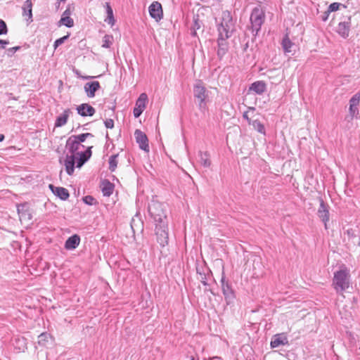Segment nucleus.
<instances>
[{
  "label": "nucleus",
  "instance_id": "f257e3e1",
  "mask_svg": "<svg viewBox=\"0 0 360 360\" xmlns=\"http://www.w3.org/2000/svg\"><path fill=\"white\" fill-rule=\"evenodd\" d=\"M89 137H94L91 133H84L79 135H72L66 141L65 150L68 151L64 160L65 171L68 175H72L75 171V165L82 167L91 156L92 146L85 147L82 144Z\"/></svg>",
  "mask_w": 360,
  "mask_h": 360
},
{
  "label": "nucleus",
  "instance_id": "f03ea898",
  "mask_svg": "<svg viewBox=\"0 0 360 360\" xmlns=\"http://www.w3.org/2000/svg\"><path fill=\"white\" fill-rule=\"evenodd\" d=\"M234 30V22L229 11H225L222 13L221 22L218 26L219 37L217 39L218 49L217 56L221 59L228 51L229 39Z\"/></svg>",
  "mask_w": 360,
  "mask_h": 360
},
{
  "label": "nucleus",
  "instance_id": "7ed1b4c3",
  "mask_svg": "<svg viewBox=\"0 0 360 360\" xmlns=\"http://www.w3.org/2000/svg\"><path fill=\"white\" fill-rule=\"evenodd\" d=\"M349 270L343 265L334 273L333 286L337 292H342L349 287Z\"/></svg>",
  "mask_w": 360,
  "mask_h": 360
},
{
  "label": "nucleus",
  "instance_id": "20e7f679",
  "mask_svg": "<svg viewBox=\"0 0 360 360\" xmlns=\"http://www.w3.org/2000/svg\"><path fill=\"white\" fill-rule=\"evenodd\" d=\"M148 212L155 224L167 221L164 204L153 200L148 203Z\"/></svg>",
  "mask_w": 360,
  "mask_h": 360
},
{
  "label": "nucleus",
  "instance_id": "39448f33",
  "mask_svg": "<svg viewBox=\"0 0 360 360\" xmlns=\"http://www.w3.org/2000/svg\"><path fill=\"white\" fill-rule=\"evenodd\" d=\"M250 29L254 36H257L265 20L264 10L260 6L254 8L250 14Z\"/></svg>",
  "mask_w": 360,
  "mask_h": 360
},
{
  "label": "nucleus",
  "instance_id": "423d86ee",
  "mask_svg": "<svg viewBox=\"0 0 360 360\" xmlns=\"http://www.w3.org/2000/svg\"><path fill=\"white\" fill-rule=\"evenodd\" d=\"M193 96L198 100V105L201 111L207 109V101L209 98V91L207 90L201 80H198L193 85Z\"/></svg>",
  "mask_w": 360,
  "mask_h": 360
},
{
  "label": "nucleus",
  "instance_id": "0eeeda50",
  "mask_svg": "<svg viewBox=\"0 0 360 360\" xmlns=\"http://www.w3.org/2000/svg\"><path fill=\"white\" fill-rule=\"evenodd\" d=\"M155 226L157 241L161 247L164 248L167 245L169 241L168 222L155 224Z\"/></svg>",
  "mask_w": 360,
  "mask_h": 360
},
{
  "label": "nucleus",
  "instance_id": "6e6552de",
  "mask_svg": "<svg viewBox=\"0 0 360 360\" xmlns=\"http://www.w3.org/2000/svg\"><path fill=\"white\" fill-rule=\"evenodd\" d=\"M221 283L222 292L227 304L233 303L236 297L235 292L231 287V285L229 283V281H226L224 274L221 279Z\"/></svg>",
  "mask_w": 360,
  "mask_h": 360
},
{
  "label": "nucleus",
  "instance_id": "1a4fd4ad",
  "mask_svg": "<svg viewBox=\"0 0 360 360\" xmlns=\"http://www.w3.org/2000/svg\"><path fill=\"white\" fill-rule=\"evenodd\" d=\"M148 102V96L146 93H142L136 101L135 107L133 110L134 117L138 118L144 111Z\"/></svg>",
  "mask_w": 360,
  "mask_h": 360
},
{
  "label": "nucleus",
  "instance_id": "9d476101",
  "mask_svg": "<svg viewBox=\"0 0 360 360\" xmlns=\"http://www.w3.org/2000/svg\"><path fill=\"white\" fill-rule=\"evenodd\" d=\"M317 214L321 220L323 222L325 229H327V223L330 219V214L328 205H326L322 199L320 200V205L317 212Z\"/></svg>",
  "mask_w": 360,
  "mask_h": 360
},
{
  "label": "nucleus",
  "instance_id": "9b49d317",
  "mask_svg": "<svg viewBox=\"0 0 360 360\" xmlns=\"http://www.w3.org/2000/svg\"><path fill=\"white\" fill-rule=\"evenodd\" d=\"M148 11L150 17L157 22L160 21L163 17L162 5L158 1H153L149 6Z\"/></svg>",
  "mask_w": 360,
  "mask_h": 360
},
{
  "label": "nucleus",
  "instance_id": "f8f14e48",
  "mask_svg": "<svg viewBox=\"0 0 360 360\" xmlns=\"http://www.w3.org/2000/svg\"><path fill=\"white\" fill-rule=\"evenodd\" d=\"M136 143L139 144V148L146 151H149L148 139L145 133L139 129H136L134 132Z\"/></svg>",
  "mask_w": 360,
  "mask_h": 360
},
{
  "label": "nucleus",
  "instance_id": "ddd939ff",
  "mask_svg": "<svg viewBox=\"0 0 360 360\" xmlns=\"http://www.w3.org/2000/svg\"><path fill=\"white\" fill-rule=\"evenodd\" d=\"M351 27V17H348L347 20L340 22L338 27L337 32L344 39L349 37V31Z\"/></svg>",
  "mask_w": 360,
  "mask_h": 360
},
{
  "label": "nucleus",
  "instance_id": "4468645a",
  "mask_svg": "<svg viewBox=\"0 0 360 360\" xmlns=\"http://www.w3.org/2000/svg\"><path fill=\"white\" fill-rule=\"evenodd\" d=\"M100 88L101 85L98 81L86 82L84 86V90L89 98H94Z\"/></svg>",
  "mask_w": 360,
  "mask_h": 360
},
{
  "label": "nucleus",
  "instance_id": "2eb2a0df",
  "mask_svg": "<svg viewBox=\"0 0 360 360\" xmlns=\"http://www.w3.org/2000/svg\"><path fill=\"white\" fill-rule=\"evenodd\" d=\"M76 110L82 117L93 116L96 112L95 108L88 103H82L78 105Z\"/></svg>",
  "mask_w": 360,
  "mask_h": 360
},
{
  "label": "nucleus",
  "instance_id": "dca6fc26",
  "mask_svg": "<svg viewBox=\"0 0 360 360\" xmlns=\"http://www.w3.org/2000/svg\"><path fill=\"white\" fill-rule=\"evenodd\" d=\"M282 48L283 49L284 53H290L291 55H293L295 52V44L290 39L288 34H286L281 42Z\"/></svg>",
  "mask_w": 360,
  "mask_h": 360
},
{
  "label": "nucleus",
  "instance_id": "f3484780",
  "mask_svg": "<svg viewBox=\"0 0 360 360\" xmlns=\"http://www.w3.org/2000/svg\"><path fill=\"white\" fill-rule=\"evenodd\" d=\"M49 187L57 197L63 200H66L70 197L69 191L65 188L57 187L53 184H49Z\"/></svg>",
  "mask_w": 360,
  "mask_h": 360
},
{
  "label": "nucleus",
  "instance_id": "a211bd4d",
  "mask_svg": "<svg viewBox=\"0 0 360 360\" xmlns=\"http://www.w3.org/2000/svg\"><path fill=\"white\" fill-rule=\"evenodd\" d=\"M22 15L27 22H32V0H26L22 7Z\"/></svg>",
  "mask_w": 360,
  "mask_h": 360
},
{
  "label": "nucleus",
  "instance_id": "6ab92c4d",
  "mask_svg": "<svg viewBox=\"0 0 360 360\" xmlns=\"http://www.w3.org/2000/svg\"><path fill=\"white\" fill-rule=\"evenodd\" d=\"M80 243V237L77 234H74L69 237L65 243V248L66 250L76 249Z\"/></svg>",
  "mask_w": 360,
  "mask_h": 360
},
{
  "label": "nucleus",
  "instance_id": "aec40b11",
  "mask_svg": "<svg viewBox=\"0 0 360 360\" xmlns=\"http://www.w3.org/2000/svg\"><path fill=\"white\" fill-rule=\"evenodd\" d=\"M266 89V86L263 81H257L253 82L249 88V90L254 91L257 94H262Z\"/></svg>",
  "mask_w": 360,
  "mask_h": 360
},
{
  "label": "nucleus",
  "instance_id": "412c9836",
  "mask_svg": "<svg viewBox=\"0 0 360 360\" xmlns=\"http://www.w3.org/2000/svg\"><path fill=\"white\" fill-rule=\"evenodd\" d=\"M70 113V110L66 109L61 115L58 116L55 122V127H60L64 126L68 122Z\"/></svg>",
  "mask_w": 360,
  "mask_h": 360
},
{
  "label": "nucleus",
  "instance_id": "4be33fe9",
  "mask_svg": "<svg viewBox=\"0 0 360 360\" xmlns=\"http://www.w3.org/2000/svg\"><path fill=\"white\" fill-rule=\"evenodd\" d=\"M288 343V340L285 336L281 334L275 335L271 341V347L272 348L278 347L281 345H285Z\"/></svg>",
  "mask_w": 360,
  "mask_h": 360
},
{
  "label": "nucleus",
  "instance_id": "5701e85b",
  "mask_svg": "<svg viewBox=\"0 0 360 360\" xmlns=\"http://www.w3.org/2000/svg\"><path fill=\"white\" fill-rule=\"evenodd\" d=\"M198 162L204 167L207 168L211 165L210 154L207 152L199 151L198 154Z\"/></svg>",
  "mask_w": 360,
  "mask_h": 360
},
{
  "label": "nucleus",
  "instance_id": "b1692460",
  "mask_svg": "<svg viewBox=\"0 0 360 360\" xmlns=\"http://www.w3.org/2000/svg\"><path fill=\"white\" fill-rule=\"evenodd\" d=\"M114 184L110 182L108 180H104L102 182V193L104 196H110L112 194L114 191Z\"/></svg>",
  "mask_w": 360,
  "mask_h": 360
},
{
  "label": "nucleus",
  "instance_id": "393cba45",
  "mask_svg": "<svg viewBox=\"0 0 360 360\" xmlns=\"http://www.w3.org/2000/svg\"><path fill=\"white\" fill-rule=\"evenodd\" d=\"M105 8L107 13V17L105 19V22L112 26L115 25V20L113 15V11L110 3L106 2L105 4Z\"/></svg>",
  "mask_w": 360,
  "mask_h": 360
},
{
  "label": "nucleus",
  "instance_id": "a878e982",
  "mask_svg": "<svg viewBox=\"0 0 360 360\" xmlns=\"http://www.w3.org/2000/svg\"><path fill=\"white\" fill-rule=\"evenodd\" d=\"M58 24L59 26L65 25L67 27H72L74 26V20L70 16L61 17Z\"/></svg>",
  "mask_w": 360,
  "mask_h": 360
},
{
  "label": "nucleus",
  "instance_id": "bb28decb",
  "mask_svg": "<svg viewBox=\"0 0 360 360\" xmlns=\"http://www.w3.org/2000/svg\"><path fill=\"white\" fill-rule=\"evenodd\" d=\"M251 125H252L253 128L258 132L264 134H265L264 126L263 124H262V122L259 120H255L252 121Z\"/></svg>",
  "mask_w": 360,
  "mask_h": 360
},
{
  "label": "nucleus",
  "instance_id": "cd10ccee",
  "mask_svg": "<svg viewBox=\"0 0 360 360\" xmlns=\"http://www.w3.org/2000/svg\"><path fill=\"white\" fill-rule=\"evenodd\" d=\"M118 154L112 155L109 158V169L114 172L117 166Z\"/></svg>",
  "mask_w": 360,
  "mask_h": 360
},
{
  "label": "nucleus",
  "instance_id": "c85d7f7f",
  "mask_svg": "<svg viewBox=\"0 0 360 360\" xmlns=\"http://www.w3.org/2000/svg\"><path fill=\"white\" fill-rule=\"evenodd\" d=\"M113 43V37L112 35L105 34L103 38V44L102 47L108 49L111 46Z\"/></svg>",
  "mask_w": 360,
  "mask_h": 360
},
{
  "label": "nucleus",
  "instance_id": "c756f323",
  "mask_svg": "<svg viewBox=\"0 0 360 360\" xmlns=\"http://www.w3.org/2000/svg\"><path fill=\"white\" fill-rule=\"evenodd\" d=\"M360 102V91L355 94L349 100V105L356 106L359 105Z\"/></svg>",
  "mask_w": 360,
  "mask_h": 360
},
{
  "label": "nucleus",
  "instance_id": "7c9ffc66",
  "mask_svg": "<svg viewBox=\"0 0 360 360\" xmlns=\"http://www.w3.org/2000/svg\"><path fill=\"white\" fill-rule=\"evenodd\" d=\"M349 112L351 117V120H352L354 117H356L357 115H359L358 107L349 105Z\"/></svg>",
  "mask_w": 360,
  "mask_h": 360
},
{
  "label": "nucleus",
  "instance_id": "2f4dec72",
  "mask_svg": "<svg viewBox=\"0 0 360 360\" xmlns=\"http://www.w3.org/2000/svg\"><path fill=\"white\" fill-rule=\"evenodd\" d=\"M69 37V35L67 34L63 37H60L58 39H56L55 41H54V44H53V47L54 49H57L59 46H60L61 44H63L65 40H67Z\"/></svg>",
  "mask_w": 360,
  "mask_h": 360
},
{
  "label": "nucleus",
  "instance_id": "473e14b6",
  "mask_svg": "<svg viewBox=\"0 0 360 360\" xmlns=\"http://www.w3.org/2000/svg\"><path fill=\"white\" fill-rule=\"evenodd\" d=\"M8 32V27L6 23L0 19V35L6 34Z\"/></svg>",
  "mask_w": 360,
  "mask_h": 360
},
{
  "label": "nucleus",
  "instance_id": "72a5a7b5",
  "mask_svg": "<svg viewBox=\"0 0 360 360\" xmlns=\"http://www.w3.org/2000/svg\"><path fill=\"white\" fill-rule=\"evenodd\" d=\"M341 4L334 2L330 4V6L328 7V13H331L333 11H336L339 9Z\"/></svg>",
  "mask_w": 360,
  "mask_h": 360
},
{
  "label": "nucleus",
  "instance_id": "f704fd0d",
  "mask_svg": "<svg viewBox=\"0 0 360 360\" xmlns=\"http://www.w3.org/2000/svg\"><path fill=\"white\" fill-rule=\"evenodd\" d=\"M83 201L86 205H92L94 203L95 199L91 195H86L83 198Z\"/></svg>",
  "mask_w": 360,
  "mask_h": 360
},
{
  "label": "nucleus",
  "instance_id": "c9c22d12",
  "mask_svg": "<svg viewBox=\"0 0 360 360\" xmlns=\"http://www.w3.org/2000/svg\"><path fill=\"white\" fill-rule=\"evenodd\" d=\"M25 205H20L18 206V212L20 214V218L22 219V217H25L27 214L25 212H24V208Z\"/></svg>",
  "mask_w": 360,
  "mask_h": 360
},
{
  "label": "nucleus",
  "instance_id": "e433bc0d",
  "mask_svg": "<svg viewBox=\"0 0 360 360\" xmlns=\"http://www.w3.org/2000/svg\"><path fill=\"white\" fill-rule=\"evenodd\" d=\"M104 124L107 129H112L114 127V121L112 119H107L105 120Z\"/></svg>",
  "mask_w": 360,
  "mask_h": 360
},
{
  "label": "nucleus",
  "instance_id": "4c0bfd02",
  "mask_svg": "<svg viewBox=\"0 0 360 360\" xmlns=\"http://www.w3.org/2000/svg\"><path fill=\"white\" fill-rule=\"evenodd\" d=\"M20 49V46H15V47H12V48H10L7 50V55L8 56H12L18 50H19Z\"/></svg>",
  "mask_w": 360,
  "mask_h": 360
},
{
  "label": "nucleus",
  "instance_id": "58836bf2",
  "mask_svg": "<svg viewBox=\"0 0 360 360\" xmlns=\"http://www.w3.org/2000/svg\"><path fill=\"white\" fill-rule=\"evenodd\" d=\"M330 13H328V10L323 13V14L321 15V18L323 22L327 21L328 19L329 15Z\"/></svg>",
  "mask_w": 360,
  "mask_h": 360
},
{
  "label": "nucleus",
  "instance_id": "ea45409f",
  "mask_svg": "<svg viewBox=\"0 0 360 360\" xmlns=\"http://www.w3.org/2000/svg\"><path fill=\"white\" fill-rule=\"evenodd\" d=\"M48 334L47 333H41L39 335V343L41 344V342L46 340L47 338Z\"/></svg>",
  "mask_w": 360,
  "mask_h": 360
},
{
  "label": "nucleus",
  "instance_id": "a19ab883",
  "mask_svg": "<svg viewBox=\"0 0 360 360\" xmlns=\"http://www.w3.org/2000/svg\"><path fill=\"white\" fill-rule=\"evenodd\" d=\"M8 41L4 39H0V49H5L6 45L8 44Z\"/></svg>",
  "mask_w": 360,
  "mask_h": 360
},
{
  "label": "nucleus",
  "instance_id": "79ce46f5",
  "mask_svg": "<svg viewBox=\"0 0 360 360\" xmlns=\"http://www.w3.org/2000/svg\"><path fill=\"white\" fill-rule=\"evenodd\" d=\"M243 118H244L245 120H247V122H248V123L249 124H251V122H252V120H250V118L248 117V111L245 112L243 113Z\"/></svg>",
  "mask_w": 360,
  "mask_h": 360
},
{
  "label": "nucleus",
  "instance_id": "37998d69",
  "mask_svg": "<svg viewBox=\"0 0 360 360\" xmlns=\"http://www.w3.org/2000/svg\"><path fill=\"white\" fill-rule=\"evenodd\" d=\"M71 14V11L69 7H68L65 11L63 13L61 17L70 16Z\"/></svg>",
  "mask_w": 360,
  "mask_h": 360
},
{
  "label": "nucleus",
  "instance_id": "c03bdc74",
  "mask_svg": "<svg viewBox=\"0 0 360 360\" xmlns=\"http://www.w3.org/2000/svg\"><path fill=\"white\" fill-rule=\"evenodd\" d=\"M200 27V25H199V24H198V22L195 20V24H194V27H193L194 31H193V32L192 33V34H193V35H195V30H198Z\"/></svg>",
  "mask_w": 360,
  "mask_h": 360
},
{
  "label": "nucleus",
  "instance_id": "a18cd8bd",
  "mask_svg": "<svg viewBox=\"0 0 360 360\" xmlns=\"http://www.w3.org/2000/svg\"><path fill=\"white\" fill-rule=\"evenodd\" d=\"M347 233L349 236H354V231L352 229H348Z\"/></svg>",
  "mask_w": 360,
  "mask_h": 360
},
{
  "label": "nucleus",
  "instance_id": "49530a36",
  "mask_svg": "<svg viewBox=\"0 0 360 360\" xmlns=\"http://www.w3.org/2000/svg\"><path fill=\"white\" fill-rule=\"evenodd\" d=\"M209 360H222L221 357H219V356H213L210 359H209Z\"/></svg>",
  "mask_w": 360,
  "mask_h": 360
},
{
  "label": "nucleus",
  "instance_id": "de8ad7c7",
  "mask_svg": "<svg viewBox=\"0 0 360 360\" xmlns=\"http://www.w3.org/2000/svg\"><path fill=\"white\" fill-rule=\"evenodd\" d=\"M93 77H91V76H83V77H82V78L83 79H91V78H93Z\"/></svg>",
  "mask_w": 360,
  "mask_h": 360
},
{
  "label": "nucleus",
  "instance_id": "09e8293b",
  "mask_svg": "<svg viewBox=\"0 0 360 360\" xmlns=\"http://www.w3.org/2000/svg\"><path fill=\"white\" fill-rule=\"evenodd\" d=\"M202 283L204 285H207V283L205 281V278H202V281H201Z\"/></svg>",
  "mask_w": 360,
  "mask_h": 360
},
{
  "label": "nucleus",
  "instance_id": "8fccbe9b",
  "mask_svg": "<svg viewBox=\"0 0 360 360\" xmlns=\"http://www.w3.org/2000/svg\"><path fill=\"white\" fill-rule=\"evenodd\" d=\"M5 139V136L4 134H0V142L3 141Z\"/></svg>",
  "mask_w": 360,
  "mask_h": 360
},
{
  "label": "nucleus",
  "instance_id": "3c124183",
  "mask_svg": "<svg viewBox=\"0 0 360 360\" xmlns=\"http://www.w3.org/2000/svg\"><path fill=\"white\" fill-rule=\"evenodd\" d=\"M255 110V108L254 107H249L248 108V110L254 111Z\"/></svg>",
  "mask_w": 360,
  "mask_h": 360
},
{
  "label": "nucleus",
  "instance_id": "603ef678",
  "mask_svg": "<svg viewBox=\"0 0 360 360\" xmlns=\"http://www.w3.org/2000/svg\"><path fill=\"white\" fill-rule=\"evenodd\" d=\"M106 139H109V135H108V133L106 134V136H105Z\"/></svg>",
  "mask_w": 360,
  "mask_h": 360
},
{
  "label": "nucleus",
  "instance_id": "864d4df0",
  "mask_svg": "<svg viewBox=\"0 0 360 360\" xmlns=\"http://www.w3.org/2000/svg\"><path fill=\"white\" fill-rule=\"evenodd\" d=\"M359 349L360 350V341H359Z\"/></svg>",
  "mask_w": 360,
  "mask_h": 360
},
{
  "label": "nucleus",
  "instance_id": "5fc2aeb1",
  "mask_svg": "<svg viewBox=\"0 0 360 360\" xmlns=\"http://www.w3.org/2000/svg\"><path fill=\"white\" fill-rule=\"evenodd\" d=\"M191 360H195V359L193 357Z\"/></svg>",
  "mask_w": 360,
  "mask_h": 360
}]
</instances>
